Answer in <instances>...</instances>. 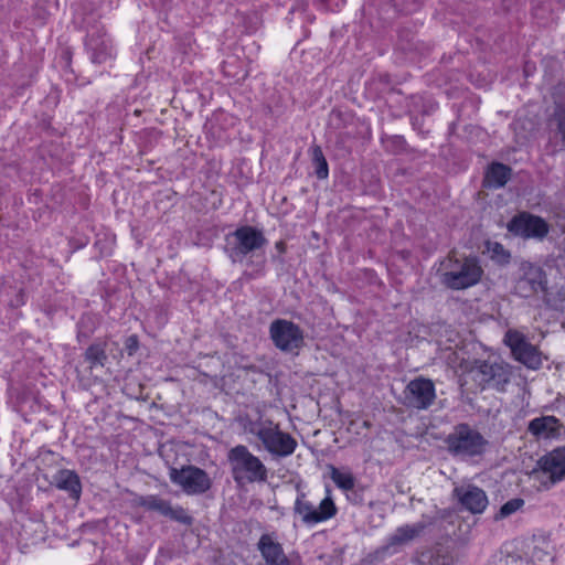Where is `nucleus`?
<instances>
[{"label": "nucleus", "mask_w": 565, "mask_h": 565, "mask_svg": "<svg viewBox=\"0 0 565 565\" xmlns=\"http://www.w3.org/2000/svg\"><path fill=\"white\" fill-rule=\"evenodd\" d=\"M330 477L338 488L343 491L352 490L355 486V478L349 471H341L335 467H331Z\"/></svg>", "instance_id": "cd10ccee"}, {"label": "nucleus", "mask_w": 565, "mask_h": 565, "mask_svg": "<svg viewBox=\"0 0 565 565\" xmlns=\"http://www.w3.org/2000/svg\"><path fill=\"white\" fill-rule=\"evenodd\" d=\"M331 490L327 488V495L318 507L307 500V494L297 486V497L294 503V514L307 526H313L326 522L338 513V508L331 497Z\"/></svg>", "instance_id": "39448f33"}, {"label": "nucleus", "mask_w": 565, "mask_h": 565, "mask_svg": "<svg viewBox=\"0 0 565 565\" xmlns=\"http://www.w3.org/2000/svg\"><path fill=\"white\" fill-rule=\"evenodd\" d=\"M486 252L489 257L499 266H505L511 260V253L501 243L493 241H486Z\"/></svg>", "instance_id": "a878e982"}, {"label": "nucleus", "mask_w": 565, "mask_h": 565, "mask_svg": "<svg viewBox=\"0 0 565 565\" xmlns=\"http://www.w3.org/2000/svg\"><path fill=\"white\" fill-rule=\"evenodd\" d=\"M276 248L279 249L280 252H285V243L284 242H277L276 243Z\"/></svg>", "instance_id": "58836bf2"}, {"label": "nucleus", "mask_w": 565, "mask_h": 565, "mask_svg": "<svg viewBox=\"0 0 565 565\" xmlns=\"http://www.w3.org/2000/svg\"><path fill=\"white\" fill-rule=\"evenodd\" d=\"M418 40L419 39H417V36L414 33H412L411 31L402 30L398 34L397 47L407 54V50H406L407 44L409 46H414V45H416V41H418Z\"/></svg>", "instance_id": "2f4dec72"}, {"label": "nucleus", "mask_w": 565, "mask_h": 565, "mask_svg": "<svg viewBox=\"0 0 565 565\" xmlns=\"http://www.w3.org/2000/svg\"><path fill=\"white\" fill-rule=\"evenodd\" d=\"M524 500L521 498H513L509 501H507L504 504L501 505L499 512L494 515L495 521L503 520L516 511H519L524 505Z\"/></svg>", "instance_id": "c756f323"}, {"label": "nucleus", "mask_w": 565, "mask_h": 565, "mask_svg": "<svg viewBox=\"0 0 565 565\" xmlns=\"http://www.w3.org/2000/svg\"><path fill=\"white\" fill-rule=\"evenodd\" d=\"M553 119L556 125L555 134L559 138L562 147L565 149V106L555 108Z\"/></svg>", "instance_id": "7c9ffc66"}, {"label": "nucleus", "mask_w": 565, "mask_h": 565, "mask_svg": "<svg viewBox=\"0 0 565 565\" xmlns=\"http://www.w3.org/2000/svg\"><path fill=\"white\" fill-rule=\"evenodd\" d=\"M403 404L419 411L429 408L436 399L435 384L430 379L416 377L405 387Z\"/></svg>", "instance_id": "f8f14e48"}, {"label": "nucleus", "mask_w": 565, "mask_h": 565, "mask_svg": "<svg viewBox=\"0 0 565 565\" xmlns=\"http://www.w3.org/2000/svg\"><path fill=\"white\" fill-rule=\"evenodd\" d=\"M269 338L278 350L286 353L297 352L305 343L302 329L286 319H276L270 323Z\"/></svg>", "instance_id": "1a4fd4ad"}, {"label": "nucleus", "mask_w": 565, "mask_h": 565, "mask_svg": "<svg viewBox=\"0 0 565 565\" xmlns=\"http://www.w3.org/2000/svg\"><path fill=\"white\" fill-rule=\"evenodd\" d=\"M169 477L188 494H202L212 487L207 472L192 465L183 466L181 469L170 468Z\"/></svg>", "instance_id": "9b49d317"}, {"label": "nucleus", "mask_w": 565, "mask_h": 565, "mask_svg": "<svg viewBox=\"0 0 565 565\" xmlns=\"http://www.w3.org/2000/svg\"><path fill=\"white\" fill-rule=\"evenodd\" d=\"M406 50H407V54H409L412 56H416V55L426 56L431 51V46L429 44L418 40V41H416V45H414V46H409L407 44Z\"/></svg>", "instance_id": "473e14b6"}, {"label": "nucleus", "mask_w": 565, "mask_h": 565, "mask_svg": "<svg viewBox=\"0 0 565 565\" xmlns=\"http://www.w3.org/2000/svg\"><path fill=\"white\" fill-rule=\"evenodd\" d=\"M257 547L266 565H300L298 558L287 557L281 544L274 541L269 534L260 536Z\"/></svg>", "instance_id": "6ab92c4d"}, {"label": "nucleus", "mask_w": 565, "mask_h": 565, "mask_svg": "<svg viewBox=\"0 0 565 565\" xmlns=\"http://www.w3.org/2000/svg\"><path fill=\"white\" fill-rule=\"evenodd\" d=\"M452 493L461 508L472 514L482 513L489 503L484 490L475 484L456 487Z\"/></svg>", "instance_id": "a211bd4d"}, {"label": "nucleus", "mask_w": 565, "mask_h": 565, "mask_svg": "<svg viewBox=\"0 0 565 565\" xmlns=\"http://www.w3.org/2000/svg\"><path fill=\"white\" fill-rule=\"evenodd\" d=\"M418 565H451V557L440 551H429L420 555Z\"/></svg>", "instance_id": "c85d7f7f"}, {"label": "nucleus", "mask_w": 565, "mask_h": 565, "mask_svg": "<svg viewBox=\"0 0 565 565\" xmlns=\"http://www.w3.org/2000/svg\"><path fill=\"white\" fill-rule=\"evenodd\" d=\"M25 292L23 289H19L15 297L10 300V306L18 308L20 306H23L25 303Z\"/></svg>", "instance_id": "e433bc0d"}, {"label": "nucleus", "mask_w": 565, "mask_h": 565, "mask_svg": "<svg viewBox=\"0 0 565 565\" xmlns=\"http://www.w3.org/2000/svg\"><path fill=\"white\" fill-rule=\"evenodd\" d=\"M54 484L57 489L66 491L71 499L78 500L81 498L82 482L74 470H58L54 476Z\"/></svg>", "instance_id": "4be33fe9"}, {"label": "nucleus", "mask_w": 565, "mask_h": 565, "mask_svg": "<svg viewBox=\"0 0 565 565\" xmlns=\"http://www.w3.org/2000/svg\"><path fill=\"white\" fill-rule=\"evenodd\" d=\"M264 448L275 457H288L297 448V440L289 434L280 429L278 424L273 420L267 423V429L259 439Z\"/></svg>", "instance_id": "ddd939ff"}, {"label": "nucleus", "mask_w": 565, "mask_h": 565, "mask_svg": "<svg viewBox=\"0 0 565 565\" xmlns=\"http://www.w3.org/2000/svg\"><path fill=\"white\" fill-rule=\"evenodd\" d=\"M347 498L350 502H352L355 505L363 504L362 491L356 489L355 487L352 490L347 491Z\"/></svg>", "instance_id": "f704fd0d"}, {"label": "nucleus", "mask_w": 565, "mask_h": 565, "mask_svg": "<svg viewBox=\"0 0 565 565\" xmlns=\"http://www.w3.org/2000/svg\"><path fill=\"white\" fill-rule=\"evenodd\" d=\"M441 265L445 270L440 274V282L451 290L470 288L477 285L483 275L480 260L476 256L462 259L449 257Z\"/></svg>", "instance_id": "7ed1b4c3"}, {"label": "nucleus", "mask_w": 565, "mask_h": 565, "mask_svg": "<svg viewBox=\"0 0 565 565\" xmlns=\"http://www.w3.org/2000/svg\"><path fill=\"white\" fill-rule=\"evenodd\" d=\"M503 343L511 350L512 356L518 362L532 370L541 367V352L534 344L527 341L522 332L509 329L504 334Z\"/></svg>", "instance_id": "9d476101"}, {"label": "nucleus", "mask_w": 565, "mask_h": 565, "mask_svg": "<svg viewBox=\"0 0 565 565\" xmlns=\"http://www.w3.org/2000/svg\"><path fill=\"white\" fill-rule=\"evenodd\" d=\"M135 504L147 511L158 512L159 514L184 525H191L193 522V518L189 515L182 507H172L168 500L156 494L139 495L135 499Z\"/></svg>", "instance_id": "4468645a"}, {"label": "nucleus", "mask_w": 565, "mask_h": 565, "mask_svg": "<svg viewBox=\"0 0 565 565\" xmlns=\"http://www.w3.org/2000/svg\"><path fill=\"white\" fill-rule=\"evenodd\" d=\"M475 380L484 388H494L497 391H505V386L510 383L512 376V367L500 359L476 360L471 369Z\"/></svg>", "instance_id": "423d86ee"}, {"label": "nucleus", "mask_w": 565, "mask_h": 565, "mask_svg": "<svg viewBox=\"0 0 565 565\" xmlns=\"http://www.w3.org/2000/svg\"><path fill=\"white\" fill-rule=\"evenodd\" d=\"M562 428L559 419L551 415L535 417L527 425V431L536 439L556 438Z\"/></svg>", "instance_id": "aec40b11"}, {"label": "nucleus", "mask_w": 565, "mask_h": 565, "mask_svg": "<svg viewBox=\"0 0 565 565\" xmlns=\"http://www.w3.org/2000/svg\"><path fill=\"white\" fill-rule=\"evenodd\" d=\"M322 2L329 10L337 11L345 3V0H322Z\"/></svg>", "instance_id": "4c0bfd02"}, {"label": "nucleus", "mask_w": 565, "mask_h": 565, "mask_svg": "<svg viewBox=\"0 0 565 565\" xmlns=\"http://www.w3.org/2000/svg\"><path fill=\"white\" fill-rule=\"evenodd\" d=\"M107 340L96 339L85 350L83 356L85 362L89 364L88 369L93 371L95 367H104L108 362Z\"/></svg>", "instance_id": "5701e85b"}, {"label": "nucleus", "mask_w": 565, "mask_h": 565, "mask_svg": "<svg viewBox=\"0 0 565 565\" xmlns=\"http://www.w3.org/2000/svg\"><path fill=\"white\" fill-rule=\"evenodd\" d=\"M507 230L511 235L524 241L543 242L551 231V225L542 216L522 211L508 222Z\"/></svg>", "instance_id": "0eeeda50"}, {"label": "nucleus", "mask_w": 565, "mask_h": 565, "mask_svg": "<svg viewBox=\"0 0 565 565\" xmlns=\"http://www.w3.org/2000/svg\"><path fill=\"white\" fill-rule=\"evenodd\" d=\"M100 326V317L98 315L86 312L83 313L76 323V339L78 343L89 340Z\"/></svg>", "instance_id": "b1692460"}, {"label": "nucleus", "mask_w": 565, "mask_h": 565, "mask_svg": "<svg viewBox=\"0 0 565 565\" xmlns=\"http://www.w3.org/2000/svg\"><path fill=\"white\" fill-rule=\"evenodd\" d=\"M395 139H396L398 142H404L403 137L396 136V137H395Z\"/></svg>", "instance_id": "79ce46f5"}, {"label": "nucleus", "mask_w": 565, "mask_h": 565, "mask_svg": "<svg viewBox=\"0 0 565 565\" xmlns=\"http://www.w3.org/2000/svg\"><path fill=\"white\" fill-rule=\"evenodd\" d=\"M225 242L224 250L233 264L243 263L248 256H255L268 244L263 230L252 225L237 227L225 236Z\"/></svg>", "instance_id": "f03ea898"}, {"label": "nucleus", "mask_w": 565, "mask_h": 565, "mask_svg": "<svg viewBox=\"0 0 565 565\" xmlns=\"http://www.w3.org/2000/svg\"><path fill=\"white\" fill-rule=\"evenodd\" d=\"M547 278L544 269L531 262H522L514 280L513 292L521 298H530L545 291Z\"/></svg>", "instance_id": "6e6552de"}, {"label": "nucleus", "mask_w": 565, "mask_h": 565, "mask_svg": "<svg viewBox=\"0 0 565 565\" xmlns=\"http://www.w3.org/2000/svg\"><path fill=\"white\" fill-rule=\"evenodd\" d=\"M536 466L552 484L565 481V444L543 455Z\"/></svg>", "instance_id": "f3484780"}, {"label": "nucleus", "mask_w": 565, "mask_h": 565, "mask_svg": "<svg viewBox=\"0 0 565 565\" xmlns=\"http://www.w3.org/2000/svg\"><path fill=\"white\" fill-rule=\"evenodd\" d=\"M246 370L252 371V372H257V366L256 365H249V366H246Z\"/></svg>", "instance_id": "a19ab883"}, {"label": "nucleus", "mask_w": 565, "mask_h": 565, "mask_svg": "<svg viewBox=\"0 0 565 565\" xmlns=\"http://www.w3.org/2000/svg\"><path fill=\"white\" fill-rule=\"evenodd\" d=\"M311 161L318 179L324 180L329 175V166L320 146L315 145L310 149Z\"/></svg>", "instance_id": "bb28decb"}, {"label": "nucleus", "mask_w": 565, "mask_h": 565, "mask_svg": "<svg viewBox=\"0 0 565 565\" xmlns=\"http://www.w3.org/2000/svg\"><path fill=\"white\" fill-rule=\"evenodd\" d=\"M231 473L237 484L264 482L267 480V468L263 461L252 454L245 445H237L227 452Z\"/></svg>", "instance_id": "20e7f679"}, {"label": "nucleus", "mask_w": 565, "mask_h": 565, "mask_svg": "<svg viewBox=\"0 0 565 565\" xmlns=\"http://www.w3.org/2000/svg\"><path fill=\"white\" fill-rule=\"evenodd\" d=\"M270 420L271 419L269 418H264L262 413L258 412V416L256 418H253L249 415L241 417L239 424L245 433L256 436L258 439H260L267 429V423H270Z\"/></svg>", "instance_id": "393cba45"}, {"label": "nucleus", "mask_w": 565, "mask_h": 565, "mask_svg": "<svg viewBox=\"0 0 565 565\" xmlns=\"http://www.w3.org/2000/svg\"><path fill=\"white\" fill-rule=\"evenodd\" d=\"M124 345H125V350H126L127 354L130 356L134 355L139 349L138 335L131 334V335L127 337L124 342Z\"/></svg>", "instance_id": "72a5a7b5"}, {"label": "nucleus", "mask_w": 565, "mask_h": 565, "mask_svg": "<svg viewBox=\"0 0 565 565\" xmlns=\"http://www.w3.org/2000/svg\"><path fill=\"white\" fill-rule=\"evenodd\" d=\"M511 174L512 169L509 166L501 162H492L486 170L482 185L487 189H501L508 183Z\"/></svg>", "instance_id": "412c9836"}, {"label": "nucleus", "mask_w": 565, "mask_h": 565, "mask_svg": "<svg viewBox=\"0 0 565 565\" xmlns=\"http://www.w3.org/2000/svg\"><path fill=\"white\" fill-rule=\"evenodd\" d=\"M444 443L450 456L463 461L482 457L489 446V440L468 423L455 425Z\"/></svg>", "instance_id": "f257e3e1"}, {"label": "nucleus", "mask_w": 565, "mask_h": 565, "mask_svg": "<svg viewBox=\"0 0 565 565\" xmlns=\"http://www.w3.org/2000/svg\"><path fill=\"white\" fill-rule=\"evenodd\" d=\"M247 264L248 265H253L255 267V269L252 273H245L244 274L249 279L256 278V277L262 276L264 274L265 259H263L262 262H257V263H254V262L250 260Z\"/></svg>", "instance_id": "c9c22d12"}, {"label": "nucleus", "mask_w": 565, "mask_h": 565, "mask_svg": "<svg viewBox=\"0 0 565 565\" xmlns=\"http://www.w3.org/2000/svg\"><path fill=\"white\" fill-rule=\"evenodd\" d=\"M85 49L90 61L95 64L106 63L114 56V47L110 39L103 28L93 26L88 30Z\"/></svg>", "instance_id": "dca6fc26"}, {"label": "nucleus", "mask_w": 565, "mask_h": 565, "mask_svg": "<svg viewBox=\"0 0 565 565\" xmlns=\"http://www.w3.org/2000/svg\"><path fill=\"white\" fill-rule=\"evenodd\" d=\"M160 2L162 7H167L172 2V0H160Z\"/></svg>", "instance_id": "ea45409f"}, {"label": "nucleus", "mask_w": 565, "mask_h": 565, "mask_svg": "<svg viewBox=\"0 0 565 565\" xmlns=\"http://www.w3.org/2000/svg\"><path fill=\"white\" fill-rule=\"evenodd\" d=\"M424 530L425 524L422 522L397 527L394 533L387 537L386 543L374 552L376 558L383 559L398 553L403 546L419 536Z\"/></svg>", "instance_id": "2eb2a0df"}]
</instances>
